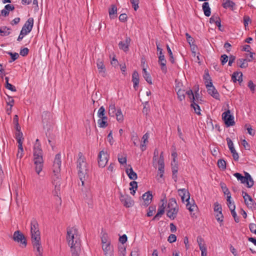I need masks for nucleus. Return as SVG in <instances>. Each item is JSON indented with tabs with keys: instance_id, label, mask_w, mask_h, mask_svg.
I'll use <instances>...</instances> for the list:
<instances>
[{
	"instance_id": "obj_1",
	"label": "nucleus",
	"mask_w": 256,
	"mask_h": 256,
	"mask_svg": "<svg viewBox=\"0 0 256 256\" xmlns=\"http://www.w3.org/2000/svg\"><path fill=\"white\" fill-rule=\"evenodd\" d=\"M66 240L70 247L72 256H79L81 252V240L76 228H72L67 230Z\"/></svg>"
},
{
	"instance_id": "obj_2",
	"label": "nucleus",
	"mask_w": 256,
	"mask_h": 256,
	"mask_svg": "<svg viewBox=\"0 0 256 256\" xmlns=\"http://www.w3.org/2000/svg\"><path fill=\"white\" fill-rule=\"evenodd\" d=\"M61 155L58 154L56 155L52 168L53 174L52 176V184L54 186L53 192L54 196H58L60 190V172L61 166Z\"/></svg>"
},
{
	"instance_id": "obj_3",
	"label": "nucleus",
	"mask_w": 256,
	"mask_h": 256,
	"mask_svg": "<svg viewBox=\"0 0 256 256\" xmlns=\"http://www.w3.org/2000/svg\"><path fill=\"white\" fill-rule=\"evenodd\" d=\"M78 158L77 160V168L78 177L82 182V186L84 185V180L88 177V166L86 158L82 152L78 154Z\"/></svg>"
},
{
	"instance_id": "obj_4",
	"label": "nucleus",
	"mask_w": 256,
	"mask_h": 256,
	"mask_svg": "<svg viewBox=\"0 0 256 256\" xmlns=\"http://www.w3.org/2000/svg\"><path fill=\"white\" fill-rule=\"evenodd\" d=\"M34 163L36 171L38 174L43 167L42 150L40 144H34Z\"/></svg>"
},
{
	"instance_id": "obj_5",
	"label": "nucleus",
	"mask_w": 256,
	"mask_h": 256,
	"mask_svg": "<svg viewBox=\"0 0 256 256\" xmlns=\"http://www.w3.org/2000/svg\"><path fill=\"white\" fill-rule=\"evenodd\" d=\"M42 122L44 128L50 130L54 124L52 114L49 112H44L42 114Z\"/></svg>"
},
{
	"instance_id": "obj_6",
	"label": "nucleus",
	"mask_w": 256,
	"mask_h": 256,
	"mask_svg": "<svg viewBox=\"0 0 256 256\" xmlns=\"http://www.w3.org/2000/svg\"><path fill=\"white\" fill-rule=\"evenodd\" d=\"M30 232L32 240H40V232L38 224L35 219H33L30 222Z\"/></svg>"
},
{
	"instance_id": "obj_7",
	"label": "nucleus",
	"mask_w": 256,
	"mask_h": 256,
	"mask_svg": "<svg viewBox=\"0 0 256 256\" xmlns=\"http://www.w3.org/2000/svg\"><path fill=\"white\" fill-rule=\"evenodd\" d=\"M156 45L157 51L159 52L158 62L160 65L162 72L166 74L167 72V68L166 66V60L162 52V49L160 48V43L156 42Z\"/></svg>"
},
{
	"instance_id": "obj_8",
	"label": "nucleus",
	"mask_w": 256,
	"mask_h": 256,
	"mask_svg": "<svg viewBox=\"0 0 256 256\" xmlns=\"http://www.w3.org/2000/svg\"><path fill=\"white\" fill-rule=\"evenodd\" d=\"M222 119L226 126H232L234 124V116L230 114V110H228L222 114Z\"/></svg>"
},
{
	"instance_id": "obj_9",
	"label": "nucleus",
	"mask_w": 256,
	"mask_h": 256,
	"mask_svg": "<svg viewBox=\"0 0 256 256\" xmlns=\"http://www.w3.org/2000/svg\"><path fill=\"white\" fill-rule=\"evenodd\" d=\"M108 160V154L107 152L102 150L98 154V164L100 167L104 168Z\"/></svg>"
},
{
	"instance_id": "obj_10",
	"label": "nucleus",
	"mask_w": 256,
	"mask_h": 256,
	"mask_svg": "<svg viewBox=\"0 0 256 256\" xmlns=\"http://www.w3.org/2000/svg\"><path fill=\"white\" fill-rule=\"evenodd\" d=\"M206 86L208 94L215 99L220 100L219 93L213 86L212 82H210L209 83L206 84Z\"/></svg>"
},
{
	"instance_id": "obj_11",
	"label": "nucleus",
	"mask_w": 256,
	"mask_h": 256,
	"mask_svg": "<svg viewBox=\"0 0 256 256\" xmlns=\"http://www.w3.org/2000/svg\"><path fill=\"white\" fill-rule=\"evenodd\" d=\"M13 240L16 242H20L24 245V247H26L27 244L26 240L24 236L19 230L14 232Z\"/></svg>"
},
{
	"instance_id": "obj_12",
	"label": "nucleus",
	"mask_w": 256,
	"mask_h": 256,
	"mask_svg": "<svg viewBox=\"0 0 256 256\" xmlns=\"http://www.w3.org/2000/svg\"><path fill=\"white\" fill-rule=\"evenodd\" d=\"M242 196L244 200V202L247 206L250 209L256 208V203L253 200L252 198L246 192H242Z\"/></svg>"
},
{
	"instance_id": "obj_13",
	"label": "nucleus",
	"mask_w": 256,
	"mask_h": 256,
	"mask_svg": "<svg viewBox=\"0 0 256 256\" xmlns=\"http://www.w3.org/2000/svg\"><path fill=\"white\" fill-rule=\"evenodd\" d=\"M34 25V19L32 18H29L25 22L21 30V34L24 32V34H27L30 32Z\"/></svg>"
},
{
	"instance_id": "obj_14",
	"label": "nucleus",
	"mask_w": 256,
	"mask_h": 256,
	"mask_svg": "<svg viewBox=\"0 0 256 256\" xmlns=\"http://www.w3.org/2000/svg\"><path fill=\"white\" fill-rule=\"evenodd\" d=\"M120 200L126 208L131 207L134 204V201L128 194H120Z\"/></svg>"
},
{
	"instance_id": "obj_15",
	"label": "nucleus",
	"mask_w": 256,
	"mask_h": 256,
	"mask_svg": "<svg viewBox=\"0 0 256 256\" xmlns=\"http://www.w3.org/2000/svg\"><path fill=\"white\" fill-rule=\"evenodd\" d=\"M161 204L159 206L158 212L156 215L153 218L152 220H158L160 218L164 212V210L166 206V200L164 199L161 200Z\"/></svg>"
},
{
	"instance_id": "obj_16",
	"label": "nucleus",
	"mask_w": 256,
	"mask_h": 256,
	"mask_svg": "<svg viewBox=\"0 0 256 256\" xmlns=\"http://www.w3.org/2000/svg\"><path fill=\"white\" fill-rule=\"evenodd\" d=\"M32 246L36 249V256H42V248L40 242V240H32Z\"/></svg>"
},
{
	"instance_id": "obj_17",
	"label": "nucleus",
	"mask_w": 256,
	"mask_h": 256,
	"mask_svg": "<svg viewBox=\"0 0 256 256\" xmlns=\"http://www.w3.org/2000/svg\"><path fill=\"white\" fill-rule=\"evenodd\" d=\"M130 42V38L126 36L124 41H121L118 43V47L120 49L123 50L124 52H128Z\"/></svg>"
},
{
	"instance_id": "obj_18",
	"label": "nucleus",
	"mask_w": 256,
	"mask_h": 256,
	"mask_svg": "<svg viewBox=\"0 0 256 256\" xmlns=\"http://www.w3.org/2000/svg\"><path fill=\"white\" fill-rule=\"evenodd\" d=\"M102 248L106 256H112L113 248L110 242L102 244Z\"/></svg>"
},
{
	"instance_id": "obj_19",
	"label": "nucleus",
	"mask_w": 256,
	"mask_h": 256,
	"mask_svg": "<svg viewBox=\"0 0 256 256\" xmlns=\"http://www.w3.org/2000/svg\"><path fill=\"white\" fill-rule=\"evenodd\" d=\"M96 66L98 70L99 74L103 77L106 76V67L102 60L98 59L96 62Z\"/></svg>"
},
{
	"instance_id": "obj_20",
	"label": "nucleus",
	"mask_w": 256,
	"mask_h": 256,
	"mask_svg": "<svg viewBox=\"0 0 256 256\" xmlns=\"http://www.w3.org/2000/svg\"><path fill=\"white\" fill-rule=\"evenodd\" d=\"M142 198L144 201V205L146 206H148L150 204L152 198V192L148 191L145 192L142 194Z\"/></svg>"
},
{
	"instance_id": "obj_21",
	"label": "nucleus",
	"mask_w": 256,
	"mask_h": 256,
	"mask_svg": "<svg viewBox=\"0 0 256 256\" xmlns=\"http://www.w3.org/2000/svg\"><path fill=\"white\" fill-rule=\"evenodd\" d=\"M178 195L181 197L182 201V202H186V198H188V196H190V194L188 191L185 188L179 189L178 190Z\"/></svg>"
},
{
	"instance_id": "obj_22",
	"label": "nucleus",
	"mask_w": 256,
	"mask_h": 256,
	"mask_svg": "<svg viewBox=\"0 0 256 256\" xmlns=\"http://www.w3.org/2000/svg\"><path fill=\"white\" fill-rule=\"evenodd\" d=\"M139 74L136 71H134L132 74V82L134 83V88L136 90L139 84Z\"/></svg>"
},
{
	"instance_id": "obj_23",
	"label": "nucleus",
	"mask_w": 256,
	"mask_h": 256,
	"mask_svg": "<svg viewBox=\"0 0 256 256\" xmlns=\"http://www.w3.org/2000/svg\"><path fill=\"white\" fill-rule=\"evenodd\" d=\"M178 209V206L177 204L176 198H171L169 200L168 204V210Z\"/></svg>"
},
{
	"instance_id": "obj_24",
	"label": "nucleus",
	"mask_w": 256,
	"mask_h": 256,
	"mask_svg": "<svg viewBox=\"0 0 256 256\" xmlns=\"http://www.w3.org/2000/svg\"><path fill=\"white\" fill-rule=\"evenodd\" d=\"M171 210H168L167 212H166V216L168 217L170 219L173 220H174L177 216V214L178 212V209H172Z\"/></svg>"
},
{
	"instance_id": "obj_25",
	"label": "nucleus",
	"mask_w": 256,
	"mask_h": 256,
	"mask_svg": "<svg viewBox=\"0 0 256 256\" xmlns=\"http://www.w3.org/2000/svg\"><path fill=\"white\" fill-rule=\"evenodd\" d=\"M247 182V187L252 188L254 184V182L250 175L247 172H244V176Z\"/></svg>"
},
{
	"instance_id": "obj_26",
	"label": "nucleus",
	"mask_w": 256,
	"mask_h": 256,
	"mask_svg": "<svg viewBox=\"0 0 256 256\" xmlns=\"http://www.w3.org/2000/svg\"><path fill=\"white\" fill-rule=\"evenodd\" d=\"M202 10L204 14L206 16H210L211 12L210 8L209 6V4L208 2H204L202 6Z\"/></svg>"
},
{
	"instance_id": "obj_27",
	"label": "nucleus",
	"mask_w": 256,
	"mask_h": 256,
	"mask_svg": "<svg viewBox=\"0 0 256 256\" xmlns=\"http://www.w3.org/2000/svg\"><path fill=\"white\" fill-rule=\"evenodd\" d=\"M108 113L110 116L112 117H114L116 113L115 104L112 102L109 105Z\"/></svg>"
},
{
	"instance_id": "obj_28",
	"label": "nucleus",
	"mask_w": 256,
	"mask_h": 256,
	"mask_svg": "<svg viewBox=\"0 0 256 256\" xmlns=\"http://www.w3.org/2000/svg\"><path fill=\"white\" fill-rule=\"evenodd\" d=\"M126 172L130 180H135L137 178V174L133 170L132 168H127Z\"/></svg>"
},
{
	"instance_id": "obj_29",
	"label": "nucleus",
	"mask_w": 256,
	"mask_h": 256,
	"mask_svg": "<svg viewBox=\"0 0 256 256\" xmlns=\"http://www.w3.org/2000/svg\"><path fill=\"white\" fill-rule=\"evenodd\" d=\"M142 76L145 80L149 84H152V80L150 74L146 71V68L142 69Z\"/></svg>"
},
{
	"instance_id": "obj_30",
	"label": "nucleus",
	"mask_w": 256,
	"mask_h": 256,
	"mask_svg": "<svg viewBox=\"0 0 256 256\" xmlns=\"http://www.w3.org/2000/svg\"><path fill=\"white\" fill-rule=\"evenodd\" d=\"M11 29L6 26H2L0 28V35L2 36L10 34Z\"/></svg>"
},
{
	"instance_id": "obj_31",
	"label": "nucleus",
	"mask_w": 256,
	"mask_h": 256,
	"mask_svg": "<svg viewBox=\"0 0 256 256\" xmlns=\"http://www.w3.org/2000/svg\"><path fill=\"white\" fill-rule=\"evenodd\" d=\"M234 6V2L230 0H223L222 6L225 8H232Z\"/></svg>"
},
{
	"instance_id": "obj_32",
	"label": "nucleus",
	"mask_w": 256,
	"mask_h": 256,
	"mask_svg": "<svg viewBox=\"0 0 256 256\" xmlns=\"http://www.w3.org/2000/svg\"><path fill=\"white\" fill-rule=\"evenodd\" d=\"M148 133L145 134L142 136L143 142L144 144H141L140 147L141 150L142 151H144L146 149V146L145 144L146 142H148Z\"/></svg>"
},
{
	"instance_id": "obj_33",
	"label": "nucleus",
	"mask_w": 256,
	"mask_h": 256,
	"mask_svg": "<svg viewBox=\"0 0 256 256\" xmlns=\"http://www.w3.org/2000/svg\"><path fill=\"white\" fill-rule=\"evenodd\" d=\"M9 78L8 77L5 78L6 88L12 92H16V90L15 86L8 82Z\"/></svg>"
},
{
	"instance_id": "obj_34",
	"label": "nucleus",
	"mask_w": 256,
	"mask_h": 256,
	"mask_svg": "<svg viewBox=\"0 0 256 256\" xmlns=\"http://www.w3.org/2000/svg\"><path fill=\"white\" fill-rule=\"evenodd\" d=\"M176 92L178 98L180 100L182 101L184 100L186 93L184 90L179 88L178 90Z\"/></svg>"
},
{
	"instance_id": "obj_35",
	"label": "nucleus",
	"mask_w": 256,
	"mask_h": 256,
	"mask_svg": "<svg viewBox=\"0 0 256 256\" xmlns=\"http://www.w3.org/2000/svg\"><path fill=\"white\" fill-rule=\"evenodd\" d=\"M115 116H116V120L119 122H123L124 116H123V114H122L120 108H118L117 110Z\"/></svg>"
},
{
	"instance_id": "obj_36",
	"label": "nucleus",
	"mask_w": 256,
	"mask_h": 256,
	"mask_svg": "<svg viewBox=\"0 0 256 256\" xmlns=\"http://www.w3.org/2000/svg\"><path fill=\"white\" fill-rule=\"evenodd\" d=\"M24 149L22 147V143H18V152L16 154L18 158H21L23 156Z\"/></svg>"
},
{
	"instance_id": "obj_37",
	"label": "nucleus",
	"mask_w": 256,
	"mask_h": 256,
	"mask_svg": "<svg viewBox=\"0 0 256 256\" xmlns=\"http://www.w3.org/2000/svg\"><path fill=\"white\" fill-rule=\"evenodd\" d=\"M117 8L115 5H112L111 8L109 9L108 13L110 15V17L111 18H114V14H116Z\"/></svg>"
},
{
	"instance_id": "obj_38",
	"label": "nucleus",
	"mask_w": 256,
	"mask_h": 256,
	"mask_svg": "<svg viewBox=\"0 0 256 256\" xmlns=\"http://www.w3.org/2000/svg\"><path fill=\"white\" fill-rule=\"evenodd\" d=\"M234 176L238 180H240L242 184H247V182L245 178L242 176V174L238 172H236L234 174Z\"/></svg>"
},
{
	"instance_id": "obj_39",
	"label": "nucleus",
	"mask_w": 256,
	"mask_h": 256,
	"mask_svg": "<svg viewBox=\"0 0 256 256\" xmlns=\"http://www.w3.org/2000/svg\"><path fill=\"white\" fill-rule=\"evenodd\" d=\"M247 61L246 59L240 58L238 60V63L239 64L240 68H246L248 66Z\"/></svg>"
},
{
	"instance_id": "obj_40",
	"label": "nucleus",
	"mask_w": 256,
	"mask_h": 256,
	"mask_svg": "<svg viewBox=\"0 0 256 256\" xmlns=\"http://www.w3.org/2000/svg\"><path fill=\"white\" fill-rule=\"evenodd\" d=\"M191 106L194 110L195 112L198 115H200V106L194 102H191Z\"/></svg>"
},
{
	"instance_id": "obj_41",
	"label": "nucleus",
	"mask_w": 256,
	"mask_h": 256,
	"mask_svg": "<svg viewBox=\"0 0 256 256\" xmlns=\"http://www.w3.org/2000/svg\"><path fill=\"white\" fill-rule=\"evenodd\" d=\"M16 138L17 140L18 143L21 142L22 143V139H24L22 138L23 134L22 132H20V130H16Z\"/></svg>"
},
{
	"instance_id": "obj_42",
	"label": "nucleus",
	"mask_w": 256,
	"mask_h": 256,
	"mask_svg": "<svg viewBox=\"0 0 256 256\" xmlns=\"http://www.w3.org/2000/svg\"><path fill=\"white\" fill-rule=\"evenodd\" d=\"M13 123L15 125L16 130H20V126L18 124V115H15L13 118Z\"/></svg>"
},
{
	"instance_id": "obj_43",
	"label": "nucleus",
	"mask_w": 256,
	"mask_h": 256,
	"mask_svg": "<svg viewBox=\"0 0 256 256\" xmlns=\"http://www.w3.org/2000/svg\"><path fill=\"white\" fill-rule=\"evenodd\" d=\"M231 196H227L228 206L230 211L235 210V205L234 203H232L230 200Z\"/></svg>"
},
{
	"instance_id": "obj_44",
	"label": "nucleus",
	"mask_w": 256,
	"mask_h": 256,
	"mask_svg": "<svg viewBox=\"0 0 256 256\" xmlns=\"http://www.w3.org/2000/svg\"><path fill=\"white\" fill-rule=\"evenodd\" d=\"M218 168L222 170H224L226 168V162L224 160H219L218 162Z\"/></svg>"
},
{
	"instance_id": "obj_45",
	"label": "nucleus",
	"mask_w": 256,
	"mask_h": 256,
	"mask_svg": "<svg viewBox=\"0 0 256 256\" xmlns=\"http://www.w3.org/2000/svg\"><path fill=\"white\" fill-rule=\"evenodd\" d=\"M166 49L168 50V54L170 56V61L172 63L174 64V58L173 56L172 52V50L170 48L168 45L166 46Z\"/></svg>"
},
{
	"instance_id": "obj_46",
	"label": "nucleus",
	"mask_w": 256,
	"mask_h": 256,
	"mask_svg": "<svg viewBox=\"0 0 256 256\" xmlns=\"http://www.w3.org/2000/svg\"><path fill=\"white\" fill-rule=\"evenodd\" d=\"M186 94L190 100V102L194 101V94L192 90H190L187 92H185Z\"/></svg>"
},
{
	"instance_id": "obj_47",
	"label": "nucleus",
	"mask_w": 256,
	"mask_h": 256,
	"mask_svg": "<svg viewBox=\"0 0 256 256\" xmlns=\"http://www.w3.org/2000/svg\"><path fill=\"white\" fill-rule=\"evenodd\" d=\"M105 109L103 106L100 107L98 109V116L100 118L105 116Z\"/></svg>"
},
{
	"instance_id": "obj_48",
	"label": "nucleus",
	"mask_w": 256,
	"mask_h": 256,
	"mask_svg": "<svg viewBox=\"0 0 256 256\" xmlns=\"http://www.w3.org/2000/svg\"><path fill=\"white\" fill-rule=\"evenodd\" d=\"M221 188L225 195H226L227 196H230V192L227 188L225 184H221Z\"/></svg>"
},
{
	"instance_id": "obj_49",
	"label": "nucleus",
	"mask_w": 256,
	"mask_h": 256,
	"mask_svg": "<svg viewBox=\"0 0 256 256\" xmlns=\"http://www.w3.org/2000/svg\"><path fill=\"white\" fill-rule=\"evenodd\" d=\"M98 126L102 128H105L108 125L107 121H104L100 119L98 120Z\"/></svg>"
},
{
	"instance_id": "obj_50",
	"label": "nucleus",
	"mask_w": 256,
	"mask_h": 256,
	"mask_svg": "<svg viewBox=\"0 0 256 256\" xmlns=\"http://www.w3.org/2000/svg\"><path fill=\"white\" fill-rule=\"evenodd\" d=\"M220 18V17L217 14H214L210 18V24H214L216 22L219 20Z\"/></svg>"
},
{
	"instance_id": "obj_51",
	"label": "nucleus",
	"mask_w": 256,
	"mask_h": 256,
	"mask_svg": "<svg viewBox=\"0 0 256 256\" xmlns=\"http://www.w3.org/2000/svg\"><path fill=\"white\" fill-rule=\"evenodd\" d=\"M171 165H172V173H177L178 172V170L177 162H176L175 163H174V162H172Z\"/></svg>"
},
{
	"instance_id": "obj_52",
	"label": "nucleus",
	"mask_w": 256,
	"mask_h": 256,
	"mask_svg": "<svg viewBox=\"0 0 256 256\" xmlns=\"http://www.w3.org/2000/svg\"><path fill=\"white\" fill-rule=\"evenodd\" d=\"M118 161L122 164H126V156H120V154H118Z\"/></svg>"
},
{
	"instance_id": "obj_53",
	"label": "nucleus",
	"mask_w": 256,
	"mask_h": 256,
	"mask_svg": "<svg viewBox=\"0 0 256 256\" xmlns=\"http://www.w3.org/2000/svg\"><path fill=\"white\" fill-rule=\"evenodd\" d=\"M214 211L216 212H220L222 211L221 206L218 202L214 204Z\"/></svg>"
},
{
	"instance_id": "obj_54",
	"label": "nucleus",
	"mask_w": 256,
	"mask_h": 256,
	"mask_svg": "<svg viewBox=\"0 0 256 256\" xmlns=\"http://www.w3.org/2000/svg\"><path fill=\"white\" fill-rule=\"evenodd\" d=\"M134 10H136L138 8L139 0H130Z\"/></svg>"
},
{
	"instance_id": "obj_55",
	"label": "nucleus",
	"mask_w": 256,
	"mask_h": 256,
	"mask_svg": "<svg viewBox=\"0 0 256 256\" xmlns=\"http://www.w3.org/2000/svg\"><path fill=\"white\" fill-rule=\"evenodd\" d=\"M119 256H125L126 249L124 246L118 248Z\"/></svg>"
},
{
	"instance_id": "obj_56",
	"label": "nucleus",
	"mask_w": 256,
	"mask_h": 256,
	"mask_svg": "<svg viewBox=\"0 0 256 256\" xmlns=\"http://www.w3.org/2000/svg\"><path fill=\"white\" fill-rule=\"evenodd\" d=\"M176 236L174 234H170L168 238V241L170 243L174 242L176 241Z\"/></svg>"
},
{
	"instance_id": "obj_57",
	"label": "nucleus",
	"mask_w": 256,
	"mask_h": 256,
	"mask_svg": "<svg viewBox=\"0 0 256 256\" xmlns=\"http://www.w3.org/2000/svg\"><path fill=\"white\" fill-rule=\"evenodd\" d=\"M228 56L226 54H222L220 56L222 64L224 66L228 61Z\"/></svg>"
},
{
	"instance_id": "obj_58",
	"label": "nucleus",
	"mask_w": 256,
	"mask_h": 256,
	"mask_svg": "<svg viewBox=\"0 0 256 256\" xmlns=\"http://www.w3.org/2000/svg\"><path fill=\"white\" fill-rule=\"evenodd\" d=\"M8 54L11 56V58L12 60H10V62L14 61L15 60L18 59L19 56L18 54L16 52L12 53V52H8Z\"/></svg>"
},
{
	"instance_id": "obj_59",
	"label": "nucleus",
	"mask_w": 256,
	"mask_h": 256,
	"mask_svg": "<svg viewBox=\"0 0 256 256\" xmlns=\"http://www.w3.org/2000/svg\"><path fill=\"white\" fill-rule=\"evenodd\" d=\"M132 140H133V144L134 146H138L140 140L137 135L132 136Z\"/></svg>"
},
{
	"instance_id": "obj_60",
	"label": "nucleus",
	"mask_w": 256,
	"mask_h": 256,
	"mask_svg": "<svg viewBox=\"0 0 256 256\" xmlns=\"http://www.w3.org/2000/svg\"><path fill=\"white\" fill-rule=\"evenodd\" d=\"M226 140V142L228 143V147L230 150H232V148H234V144H233V142H232V140L229 138H227Z\"/></svg>"
},
{
	"instance_id": "obj_61",
	"label": "nucleus",
	"mask_w": 256,
	"mask_h": 256,
	"mask_svg": "<svg viewBox=\"0 0 256 256\" xmlns=\"http://www.w3.org/2000/svg\"><path fill=\"white\" fill-rule=\"evenodd\" d=\"M231 153L232 154L233 158L234 160H238L239 158V156L238 154L236 152V150H235L234 148H232V150H230Z\"/></svg>"
},
{
	"instance_id": "obj_62",
	"label": "nucleus",
	"mask_w": 256,
	"mask_h": 256,
	"mask_svg": "<svg viewBox=\"0 0 256 256\" xmlns=\"http://www.w3.org/2000/svg\"><path fill=\"white\" fill-rule=\"evenodd\" d=\"M29 52V50L27 48H24L22 49H21L20 52V54L23 56H26L28 55Z\"/></svg>"
},
{
	"instance_id": "obj_63",
	"label": "nucleus",
	"mask_w": 256,
	"mask_h": 256,
	"mask_svg": "<svg viewBox=\"0 0 256 256\" xmlns=\"http://www.w3.org/2000/svg\"><path fill=\"white\" fill-rule=\"evenodd\" d=\"M216 218L218 222H223V215L222 212H218V214L216 215Z\"/></svg>"
},
{
	"instance_id": "obj_64",
	"label": "nucleus",
	"mask_w": 256,
	"mask_h": 256,
	"mask_svg": "<svg viewBox=\"0 0 256 256\" xmlns=\"http://www.w3.org/2000/svg\"><path fill=\"white\" fill-rule=\"evenodd\" d=\"M250 231L256 234V224H250L249 225Z\"/></svg>"
}]
</instances>
